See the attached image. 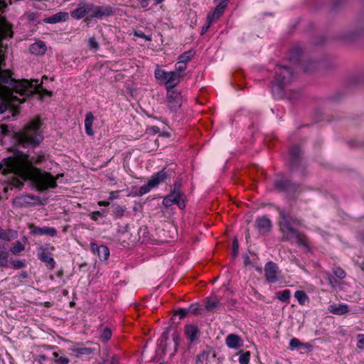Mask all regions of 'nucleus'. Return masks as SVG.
<instances>
[{"mask_svg":"<svg viewBox=\"0 0 364 364\" xmlns=\"http://www.w3.org/2000/svg\"><path fill=\"white\" fill-rule=\"evenodd\" d=\"M0 173L7 174L13 173L18 178L14 181L13 184L16 188L23 185L27 179H31L38 188L44 191L48 188H54L57 186L56 179L50 173L43 172L33 166V161L29 156L23 153H18L14 157L4 159L0 163Z\"/></svg>","mask_w":364,"mask_h":364,"instance_id":"1","label":"nucleus"},{"mask_svg":"<svg viewBox=\"0 0 364 364\" xmlns=\"http://www.w3.org/2000/svg\"><path fill=\"white\" fill-rule=\"evenodd\" d=\"M279 213L280 215L279 225L280 230L283 233V240L294 242L298 245L308 249L309 245L307 237L304 233H301L299 230L292 227V224L300 225V220L291 217V215L283 209H279Z\"/></svg>","mask_w":364,"mask_h":364,"instance_id":"2","label":"nucleus"},{"mask_svg":"<svg viewBox=\"0 0 364 364\" xmlns=\"http://www.w3.org/2000/svg\"><path fill=\"white\" fill-rule=\"evenodd\" d=\"M41 122L39 119L30 122L24 130L18 134V141L23 146H35L40 144L43 136L39 132Z\"/></svg>","mask_w":364,"mask_h":364,"instance_id":"3","label":"nucleus"},{"mask_svg":"<svg viewBox=\"0 0 364 364\" xmlns=\"http://www.w3.org/2000/svg\"><path fill=\"white\" fill-rule=\"evenodd\" d=\"M294 78L291 69L287 66L277 65L275 68V79L272 84V92L279 97L284 95V89Z\"/></svg>","mask_w":364,"mask_h":364,"instance_id":"4","label":"nucleus"},{"mask_svg":"<svg viewBox=\"0 0 364 364\" xmlns=\"http://www.w3.org/2000/svg\"><path fill=\"white\" fill-rule=\"evenodd\" d=\"M92 11V3H87L85 1H81L78 5L77 7L70 11V16L74 19H81L82 18L85 17L87 14H91Z\"/></svg>","mask_w":364,"mask_h":364,"instance_id":"5","label":"nucleus"},{"mask_svg":"<svg viewBox=\"0 0 364 364\" xmlns=\"http://www.w3.org/2000/svg\"><path fill=\"white\" fill-rule=\"evenodd\" d=\"M166 100L168 107L171 111H176L182 105L181 93L173 89L167 90Z\"/></svg>","mask_w":364,"mask_h":364,"instance_id":"6","label":"nucleus"},{"mask_svg":"<svg viewBox=\"0 0 364 364\" xmlns=\"http://www.w3.org/2000/svg\"><path fill=\"white\" fill-rule=\"evenodd\" d=\"M174 204L178 205L181 209L184 208L186 206L182 195L179 191L174 190L163 200V205L166 207H169Z\"/></svg>","mask_w":364,"mask_h":364,"instance_id":"7","label":"nucleus"},{"mask_svg":"<svg viewBox=\"0 0 364 364\" xmlns=\"http://www.w3.org/2000/svg\"><path fill=\"white\" fill-rule=\"evenodd\" d=\"M115 9L113 6H96L92 4V11L90 14L91 18H102L103 17L110 16L114 15Z\"/></svg>","mask_w":364,"mask_h":364,"instance_id":"8","label":"nucleus"},{"mask_svg":"<svg viewBox=\"0 0 364 364\" xmlns=\"http://www.w3.org/2000/svg\"><path fill=\"white\" fill-rule=\"evenodd\" d=\"M278 266L273 262H267L264 266V276L267 282L275 283L279 278Z\"/></svg>","mask_w":364,"mask_h":364,"instance_id":"9","label":"nucleus"},{"mask_svg":"<svg viewBox=\"0 0 364 364\" xmlns=\"http://www.w3.org/2000/svg\"><path fill=\"white\" fill-rule=\"evenodd\" d=\"M38 258L45 263L48 269H53L55 268V262L48 247H40L38 248Z\"/></svg>","mask_w":364,"mask_h":364,"instance_id":"10","label":"nucleus"},{"mask_svg":"<svg viewBox=\"0 0 364 364\" xmlns=\"http://www.w3.org/2000/svg\"><path fill=\"white\" fill-rule=\"evenodd\" d=\"M181 77L182 75L176 72H168L164 82L167 90H173L179 83Z\"/></svg>","mask_w":364,"mask_h":364,"instance_id":"11","label":"nucleus"},{"mask_svg":"<svg viewBox=\"0 0 364 364\" xmlns=\"http://www.w3.org/2000/svg\"><path fill=\"white\" fill-rule=\"evenodd\" d=\"M243 343L242 338L237 334L231 333L225 338V344L229 348L238 349L243 346Z\"/></svg>","mask_w":364,"mask_h":364,"instance_id":"12","label":"nucleus"},{"mask_svg":"<svg viewBox=\"0 0 364 364\" xmlns=\"http://www.w3.org/2000/svg\"><path fill=\"white\" fill-rule=\"evenodd\" d=\"M275 187L280 191H285L289 193L296 192L300 188L299 186L287 180L275 181Z\"/></svg>","mask_w":364,"mask_h":364,"instance_id":"13","label":"nucleus"},{"mask_svg":"<svg viewBox=\"0 0 364 364\" xmlns=\"http://www.w3.org/2000/svg\"><path fill=\"white\" fill-rule=\"evenodd\" d=\"M255 226L259 233L264 234L271 230L272 223L268 218L262 216L256 220Z\"/></svg>","mask_w":364,"mask_h":364,"instance_id":"14","label":"nucleus"},{"mask_svg":"<svg viewBox=\"0 0 364 364\" xmlns=\"http://www.w3.org/2000/svg\"><path fill=\"white\" fill-rule=\"evenodd\" d=\"M90 247L94 253H97L100 260H107L109 256V250L105 245L98 246L95 242L90 244Z\"/></svg>","mask_w":364,"mask_h":364,"instance_id":"15","label":"nucleus"},{"mask_svg":"<svg viewBox=\"0 0 364 364\" xmlns=\"http://www.w3.org/2000/svg\"><path fill=\"white\" fill-rule=\"evenodd\" d=\"M69 18V14L65 11H60L54 15L43 19V22L46 23H57L64 22Z\"/></svg>","mask_w":364,"mask_h":364,"instance_id":"16","label":"nucleus"},{"mask_svg":"<svg viewBox=\"0 0 364 364\" xmlns=\"http://www.w3.org/2000/svg\"><path fill=\"white\" fill-rule=\"evenodd\" d=\"M168 175L167 173L162 170L156 174L153 175L149 179V182L152 186V187L155 188L161 183L166 181L167 179Z\"/></svg>","mask_w":364,"mask_h":364,"instance_id":"17","label":"nucleus"},{"mask_svg":"<svg viewBox=\"0 0 364 364\" xmlns=\"http://www.w3.org/2000/svg\"><path fill=\"white\" fill-rule=\"evenodd\" d=\"M184 333L191 342L195 341L199 335L198 328L193 324L186 325Z\"/></svg>","mask_w":364,"mask_h":364,"instance_id":"18","label":"nucleus"},{"mask_svg":"<svg viewBox=\"0 0 364 364\" xmlns=\"http://www.w3.org/2000/svg\"><path fill=\"white\" fill-rule=\"evenodd\" d=\"M31 233L37 235H50L51 237H55L57 235V231L54 228L50 227H33V229L31 230Z\"/></svg>","mask_w":364,"mask_h":364,"instance_id":"19","label":"nucleus"},{"mask_svg":"<svg viewBox=\"0 0 364 364\" xmlns=\"http://www.w3.org/2000/svg\"><path fill=\"white\" fill-rule=\"evenodd\" d=\"M30 51L35 55H43L46 51V46L43 41H38L31 45Z\"/></svg>","mask_w":364,"mask_h":364,"instance_id":"20","label":"nucleus"},{"mask_svg":"<svg viewBox=\"0 0 364 364\" xmlns=\"http://www.w3.org/2000/svg\"><path fill=\"white\" fill-rule=\"evenodd\" d=\"M95 117L92 112H87L85 115V132L87 135L92 136L94 134L92 130V124L94 122Z\"/></svg>","mask_w":364,"mask_h":364,"instance_id":"21","label":"nucleus"},{"mask_svg":"<svg viewBox=\"0 0 364 364\" xmlns=\"http://www.w3.org/2000/svg\"><path fill=\"white\" fill-rule=\"evenodd\" d=\"M226 7L227 6L225 4L218 3L213 12L208 16V17L210 19V21H215L218 19L223 14Z\"/></svg>","mask_w":364,"mask_h":364,"instance_id":"22","label":"nucleus"},{"mask_svg":"<svg viewBox=\"0 0 364 364\" xmlns=\"http://www.w3.org/2000/svg\"><path fill=\"white\" fill-rule=\"evenodd\" d=\"M220 306V302L219 299H218L215 296H212L207 299L205 304V309L208 311H214Z\"/></svg>","mask_w":364,"mask_h":364,"instance_id":"23","label":"nucleus"},{"mask_svg":"<svg viewBox=\"0 0 364 364\" xmlns=\"http://www.w3.org/2000/svg\"><path fill=\"white\" fill-rule=\"evenodd\" d=\"M330 311L336 315H343L348 312V306L346 304H339L338 306H331Z\"/></svg>","mask_w":364,"mask_h":364,"instance_id":"24","label":"nucleus"},{"mask_svg":"<svg viewBox=\"0 0 364 364\" xmlns=\"http://www.w3.org/2000/svg\"><path fill=\"white\" fill-rule=\"evenodd\" d=\"M73 352L76 354L77 357L82 355H89L93 353V349L87 347H75L73 348Z\"/></svg>","mask_w":364,"mask_h":364,"instance_id":"25","label":"nucleus"},{"mask_svg":"<svg viewBox=\"0 0 364 364\" xmlns=\"http://www.w3.org/2000/svg\"><path fill=\"white\" fill-rule=\"evenodd\" d=\"M0 235V239L5 241H11L16 237V232L13 230H3Z\"/></svg>","mask_w":364,"mask_h":364,"instance_id":"26","label":"nucleus"},{"mask_svg":"<svg viewBox=\"0 0 364 364\" xmlns=\"http://www.w3.org/2000/svg\"><path fill=\"white\" fill-rule=\"evenodd\" d=\"M126 208L119 205H114L113 206V213L115 218H121L124 216Z\"/></svg>","mask_w":364,"mask_h":364,"instance_id":"27","label":"nucleus"},{"mask_svg":"<svg viewBox=\"0 0 364 364\" xmlns=\"http://www.w3.org/2000/svg\"><path fill=\"white\" fill-rule=\"evenodd\" d=\"M239 355V362L240 364H248L250 363V353L249 351L240 350Z\"/></svg>","mask_w":364,"mask_h":364,"instance_id":"28","label":"nucleus"},{"mask_svg":"<svg viewBox=\"0 0 364 364\" xmlns=\"http://www.w3.org/2000/svg\"><path fill=\"white\" fill-rule=\"evenodd\" d=\"M194 55V52L193 50H188L183 53L179 57L178 60L183 62L187 64Z\"/></svg>","mask_w":364,"mask_h":364,"instance_id":"29","label":"nucleus"},{"mask_svg":"<svg viewBox=\"0 0 364 364\" xmlns=\"http://www.w3.org/2000/svg\"><path fill=\"white\" fill-rule=\"evenodd\" d=\"M25 250L24 245L20 241H16L14 243L13 247L11 249V252L14 255H18Z\"/></svg>","mask_w":364,"mask_h":364,"instance_id":"30","label":"nucleus"},{"mask_svg":"<svg viewBox=\"0 0 364 364\" xmlns=\"http://www.w3.org/2000/svg\"><path fill=\"white\" fill-rule=\"evenodd\" d=\"M294 296L301 305L304 304L308 299V296L304 291H296L294 294Z\"/></svg>","mask_w":364,"mask_h":364,"instance_id":"31","label":"nucleus"},{"mask_svg":"<svg viewBox=\"0 0 364 364\" xmlns=\"http://www.w3.org/2000/svg\"><path fill=\"white\" fill-rule=\"evenodd\" d=\"M8 257L9 253L6 250L0 249V267L8 266Z\"/></svg>","mask_w":364,"mask_h":364,"instance_id":"32","label":"nucleus"},{"mask_svg":"<svg viewBox=\"0 0 364 364\" xmlns=\"http://www.w3.org/2000/svg\"><path fill=\"white\" fill-rule=\"evenodd\" d=\"M291 292L289 289H285L277 293V299L282 301H288L290 298Z\"/></svg>","mask_w":364,"mask_h":364,"instance_id":"33","label":"nucleus"},{"mask_svg":"<svg viewBox=\"0 0 364 364\" xmlns=\"http://www.w3.org/2000/svg\"><path fill=\"white\" fill-rule=\"evenodd\" d=\"M301 153V149L298 146H294L290 149V156L292 161H296Z\"/></svg>","mask_w":364,"mask_h":364,"instance_id":"34","label":"nucleus"},{"mask_svg":"<svg viewBox=\"0 0 364 364\" xmlns=\"http://www.w3.org/2000/svg\"><path fill=\"white\" fill-rule=\"evenodd\" d=\"M167 73L168 72H166L164 70L158 68L155 70V73H154L155 77L158 80H160L161 82L164 83Z\"/></svg>","mask_w":364,"mask_h":364,"instance_id":"35","label":"nucleus"},{"mask_svg":"<svg viewBox=\"0 0 364 364\" xmlns=\"http://www.w3.org/2000/svg\"><path fill=\"white\" fill-rule=\"evenodd\" d=\"M111 336H112V331L109 328L107 327V328H104V330L102 331V332L100 336V338L102 341L107 342V341H109L111 338Z\"/></svg>","mask_w":364,"mask_h":364,"instance_id":"36","label":"nucleus"},{"mask_svg":"<svg viewBox=\"0 0 364 364\" xmlns=\"http://www.w3.org/2000/svg\"><path fill=\"white\" fill-rule=\"evenodd\" d=\"M333 275L339 279H343L346 276L345 271L339 267H334L333 269Z\"/></svg>","mask_w":364,"mask_h":364,"instance_id":"37","label":"nucleus"},{"mask_svg":"<svg viewBox=\"0 0 364 364\" xmlns=\"http://www.w3.org/2000/svg\"><path fill=\"white\" fill-rule=\"evenodd\" d=\"M188 311L189 314L193 315H198L200 314V305L198 303L191 304L188 308Z\"/></svg>","mask_w":364,"mask_h":364,"instance_id":"38","label":"nucleus"},{"mask_svg":"<svg viewBox=\"0 0 364 364\" xmlns=\"http://www.w3.org/2000/svg\"><path fill=\"white\" fill-rule=\"evenodd\" d=\"M364 33V23H361L357 25L353 33L352 34V38L358 37Z\"/></svg>","mask_w":364,"mask_h":364,"instance_id":"39","label":"nucleus"},{"mask_svg":"<svg viewBox=\"0 0 364 364\" xmlns=\"http://www.w3.org/2000/svg\"><path fill=\"white\" fill-rule=\"evenodd\" d=\"M54 358H55L56 364H68L69 363V359L65 356L58 357V354L56 352L53 353Z\"/></svg>","mask_w":364,"mask_h":364,"instance_id":"40","label":"nucleus"},{"mask_svg":"<svg viewBox=\"0 0 364 364\" xmlns=\"http://www.w3.org/2000/svg\"><path fill=\"white\" fill-rule=\"evenodd\" d=\"M152 188H154V187H152V186L148 181L146 184H144L139 188V193L141 196L144 195L149 193Z\"/></svg>","mask_w":364,"mask_h":364,"instance_id":"41","label":"nucleus"},{"mask_svg":"<svg viewBox=\"0 0 364 364\" xmlns=\"http://www.w3.org/2000/svg\"><path fill=\"white\" fill-rule=\"evenodd\" d=\"M89 48L91 50H97L99 49V44L95 37H91L88 40Z\"/></svg>","mask_w":364,"mask_h":364,"instance_id":"42","label":"nucleus"},{"mask_svg":"<svg viewBox=\"0 0 364 364\" xmlns=\"http://www.w3.org/2000/svg\"><path fill=\"white\" fill-rule=\"evenodd\" d=\"M168 338V331H165L162 333L160 339H159V345L163 348L164 350L166 348V341Z\"/></svg>","mask_w":364,"mask_h":364,"instance_id":"43","label":"nucleus"},{"mask_svg":"<svg viewBox=\"0 0 364 364\" xmlns=\"http://www.w3.org/2000/svg\"><path fill=\"white\" fill-rule=\"evenodd\" d=\"M303 346V343L297 338H294L290 340L289 346L291 349Z\"/></svg>","mask_w":364,"mask_h":364,"instance_id":"44","label":"nucleus"},{"mask_svg":"<svg viewBox=\"0 0 364 364\" xmlns=\"http://www.w3.org/2000/svg\"><path fill=\"white\" fill-rule=\"evenodd\" d=\"M172 339H173V341L174 342V344H175V351H176L177 348H178V346H179V343H180V340H181L180 334L178 332H176V331L174 332L172 334Z\"/></svg>","mask_w":364,"mask_h":364,"instance_id":"45","label":"nucleus"},{"mask_svg":"<svg viewBox=\"0 0 364 364\" xmlns=\"http://www.w3.org/2000/svg\"><path fill=\"white\" fill-rule=\"evenodd\" d=\"M239 245L237 238H234L232 242V257H236L238 254Z\"/></svg>","mask_w":364,"mask_h":364,"instance_id":"46","label":"nucleus"},{"mask_svg":"<svg viewBox=\"0 0 364 364\" xmlns=\"http://www.w3.org/2000/svg\"><path fill=\"white\" fill-rule=\"evenodd\" d=\"M134 35L135 36H137L139 38H144L145 39L146 41H151V38L149 36H146L145 35L142 31H135L134 32Z\"/></svg>","mask_w":364,"mask_h":364,"instance_id":"47","label":"nucleus"},{"mask_svg":"<svg viewBox=\"0 0 364 364\" xmlns=\"http://www.w3.org/2000/svg\"><path fill=\"white\" fill-rule=\"evenodd\" d=\"M189 314L188 309H178L175 311L176 315H178L181 318L185 317Z\"/></svg>","mask_w":364,"mask_h":364,"instance_id":"48","label":"nucleus"},{"mask_svg":"<svg viewBox=\"0 0 364 364\" xmlns=\"http://www.w3.org/2000/svg\"><path fill=\"white\" fill-rule=\"evenodd\" d=\"M187 64L178 60L176 64V70L178 72H182L186 69Z\"/></svg>","mask_w":364,"mask_h":364,"instance_id":"49","label":"nucleus"},{"mask_svg":"<svg viewBox=\"0 0 364 364\" xmlns=\"http://www.w3.org/2000/svg\"><path fill=\"white\" fill-rule=\"evenodd\" d=\"M12 266L15 269H21L25 266V263L23 261L21 260H14L11 262Z\"/></svg>","mask_w":364,"mask_h":364,"instance_id":"50","label":"nucleus"},{"mask_svg":"<svg viewBox=\"0 0 364 364\" xmlns=\"http://www.w3.org/2000/svg\"><path fill=\"white\" fill-rule=\"evenodd\" d=\"M358 339L357 347L360 349H363L364 348V335L358 334Z\"/></svg>","mask_w":364,"mask_h":364,"instance_id":"51","label":"nucleus"},{"mask_svg":"<svg viewBox=\"0 0 364 364\" xmlns=\"http://www.w3.org/2000/svg\"><path fill=\"white\" fill-rule=\"evenodd\" d=\"M210 19L208 17H207V23L203 26L202 30H201L202 35L207 32V31L210 28L212 22L213 21H210Z\"/></svg>","mask_w":364,"mask_h":364,"instance_id":"52","label":"nucleus"},{"mask_svg":"<svg viewBox=\"0 0 364 364\" xmlns=\"http://www.w3.org/2000/svg\"><path fill=\"white\" fill-rule=\"evenodd\" d=\"M208 357V354L204 351H203L202 353H200V354H198L196 357L197 360V363L198 362H202L204 359H207Z\"/></svg>","mask_w":364,"mask_h":364,"instance_id":"53","label":"nucleus"},{"mask_svg":"<svg viewBox=\"0 0 364 364\" xmlns=\"http://www.w3.org/2000/svg\"><path fill=\"white\" fill-rule=\"evenodd\" d=\"M328 282L329 284L332 286V287H336V285L338 284V282L337 280L333 277V275L331 274H329L328 277Z\"/></svg>","mask_w":364,"mask_h":364,"instance_id":"54","label":"nucleus"},{"mask_svg":"<svg viewBox=\"0 0 364 364\" xmlns=\"http://www.w3.org/2000/svg\"><path fill=\"white\" fill-rule=\"evenodd\" d=\"M119 191H112L109 193V200H112L114 199H117V198H119Z\"/></svg>","mask_w":364,"mask_h":364,"instance_id":"55","label":"nucleus"},{"mask_svg":"<svg viewBox=\"0 0 364 364\" xmlns=\"http://www.w3.org/2000/svg\"><path fill=\"white\" fill-rule=\"evenodd\" d=\"M141 5L142 8H146L149 4L150 0H136Z\"/></svg>","mask_w":364,"mask_h":364,"instance_id":"56","label":"nucleus"},{"mask_svg":"<svg viewBox=\"0 0 364 364\" xmlns=\"http://www.w3.org/2000/svg\"><path fill=\"white\" fill-rule=\"evenodd\" d=\"M6 7V4L5 0H0V11H3V10Z\"/></svg>","mask_w":364,"mask_h":364,"instance_id":"57","label":"nucleus"},{"mask_svg":"<svg viewBox=\"0 0 364 364\" xmlns=\"http://www.w3.org/2000/svg\"><path fill=\"white\" fill-rule=\"evenodd\" d=\"M98 205L100 206H108V205H109V201H99Z\"/></svg>","mask_w":364,"mask_h":364,"instance_id":"58","label":"nucleus"},{"mask_svg":"<svg viewBox=\"0 0 364 364\" xmlns=\"http://www.w3.org/2000/svg\"><path fill=\"white\" fill-rule=\"evenodd\" d=\"M244 263L246 266L250 264V258L247 255L244 256Z\"/></svg>","mask_w":364,"mask_h":364,"instance_id":"59","label":"nucleus"},{"mask_svg":"<svg viewBox=\"0 0 364 364\" xmlns=\"http://www.w3.org/2000/svg\"><path fill=\"white\" fill-rule=\"evenodd\" d=\"M20 277L21 278H27L28 277V273L26 272H22L20 275H19Z\"/></svg>","mask_w":364,"mask_h":364,"instance_id":"60","label":"nucleus"},{"mask_svg":"<svg viewBox=\"0 0 364 364\" xmlns=\"http://www.w3.org/2000/svg\"><path fill=\"white\" fill-rule=\"evenodd\" d=\"M152 129H153L154 132H157L159 130V129L157 127H153Z\"/></svg>","mask_w":364,"mask_h":364,"instance_id":"61","label":"nucleus"},{"mask_svg":"<svg viewBox=\"0 0 364 364\" xmlns=\"http://www.w3.org/2000/svg\"><path fill=\"white\" fill-rule=\"evenodd\" d=\"M162 1H164V0H155L156 4H161Z\"/></svg>","mask_w":364,"mask_h":364,"instance_id":"62","label":"nucleus"},{"mask_svg":"<svg viewBox=\"0 0 364 364\" xmlns=\"http://www.w3.org/2000/svg\"><path fill=\"white\" fill-rule=\"evenodd\" d=\"M92 218L93 220H97V215L93 214V215H92Z\"/></svg>","mask_w":364,"mask_h":364,"instance_id":"63","label":"nucleus"},{"mask_svg":"<svg viewBox=\"0 0 364 364\" xmlns=\"http://www.w3.org/2000/svg\"><path fill=\"white\" fill-rule=\"evenodd\" d=\"M93 214H94V215H100V211H97V212L93 213Z\"/></svg>","mask_w":364,"mask_h":364,"instance_id":"64","label":"nucleus"}]
</instances>
